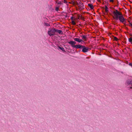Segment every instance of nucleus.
<instances>
[{"instance_id":"6ab92c4d","label":"nucleus","mask_w":132,"mask_h":132,"mask_svg":"<svg viewBox=\"0 0 132 132\" xmlns=\"http://www.w3.org/2000/svg\"><path fill=\"white\" fill-rule=\"evenodd\" d=\"M72 3L73 5H74L75 4L76 2H74L72 1Z\"/></svg>"},{"instance_id":"0eeeda50","label":"nucleus","mask_w":132,"mask_h":132,"mask_svg":"<svg viewBox=\"0 0 132 132\" xmlns=\"http://www.w3.org/2000/svg\"><path fill=\"white\" fill-rule=\"evenodd\" d=\"M81 36L82 37V39L86 41V40L87 38L86 36L82 35Z\"/></svg>"},{"instance_id":"a211bd4d","label":"nucleus","mask_w":132,"mask_h":132,"mask_svg":"<svg viewBox=\"0 0 132 132\" xmlns=\"http://www.w3.org/2000/svg\"><path fill=\"white\" fill-rule=\"evenodd\" d=\"M64 3H67V2L66 0H64Z\"/></svg>"},{"instance_id":"6e6552de","label":"nucleus","mask_w":132,"mask_h":132,"mask_svg":"<svg viewBox=\"0 0 132 132\" xmlns=\"http://www.w3.org/2000/svg\"><path fill=\"white\" fill-rule=\"evenodd\" d=\"M88 6L91 8V9H94V7L93 5L91 4H88Z\"/></svg>"},{"instance_id":"9d476101","label":"nucleus","mask_w":132,"mask_h":132,"mask_svg":"<svg viewBox=\"0 0 132 132\" xmlns=\"http://www.w3.org/2000/svg\"><path fill=\"white\" fill-rule=\"evenodd\" d=\"M62 32L61 30H59L56 29V32H58L59 34H61Z\"/></svg>"},{"instance_id":"20e7f679","label":"nucleus","mask_w":132,"mask_h":132,"mask_svg":"<svg viewBox=\"0 0 132 132\" xmlns=\"http://www.w3.org/2000/svg\"><path fill=\"white\" fill-rule=\"evenodd\" d=\"M82 48V52L84 53L87 52L88 51L89 48L86 47L85 46H83Z\"/></svg>"},{"instance_id":"412c9836","label":"nucleus","mask_w":132,"mask_h":132,"mask_svg":"<svg viewBox=\"0 0 132 132\" xmlns=\"http://www.w3.org/2000/svg\"><path fill=\"white\" fill-rule=\"evenodd\" d=\"M76 42H75V41H73V44H74V45H75V44H76Z\"/></svg>"},{"instance_id":"b1692460","label":"nucleus","mask_w":132,"mask_h":132,"mask_svg":"<svg viewBox=\"0 0 132 132\" xmlns=\"http://www.w3.org/2000/svg\"><path fill=\"white\" fill-rule=\"evenodd\" d=\"M73 17L72 16L71 18V19L72 20V21L73 20Z\"/></svg>"},{"instance_id":"1a4fd4ad","label":"nucleus","mask_w":132,"mask_h":132,"mask_svg":"<svg viewBox=\"0 0 132 132\" xmlns=\"http://www.w3.org/2000/svg\"><path fill=\"white\" fill-rule=\"evenodd\" d=\"M68 43L69 44L71 45L72 47V46L74 45L73 44V41H71L70 42H68Z\"/></svg>"},{"instance_id":"f8f14e48","label":"nucleus","mask_w":132,"mask_h":132,"mask_svg":"<svg viewBox=\"0 0 132 132\" xmlns=\"http://www.w3.org/2000/svg\"><path fill=\"white\" fill-rule=\"evenodd\" d=\"M105 11L107 13L108 11V8L106 6H105Z\"/></svg>"},{"instance_id":"9b49d317","label":"nucleus","mask_w":132,"mask_h":132,"mask_svg":"<svg viewBox=\"0 0 132 132\" xmlns=\"http://www.w3.org/2000/svg\"><path fill=\"white\" fill-rule=\"evenodd\" d=\"M127 84L128 85L132 84V81L130 80H128Z\"/></svg>"},{"instance_id":"393cba45","label":"nucleus","mask_w":132,"mask_h":132,"mask_svg":"<svg viewBox=\"0 0 132 132\" xmlns=\"http://www.w3.org/2000/svg\"><path fill=\"white\" fill-rule=\"evenodd\" d=\"M129 65L131 66H132V64L131 63H130L129 64Z\"/></svg>"},{"instance_id":"ddd939ff","label":"nucleus","mask_w":132,"mask_h":132,"mask_svg":"<svg viewBox=\"0 0 132 132\" xmlns=\"http://www.w3.org/2000/svg\"><path fill=\"white\" fill-rule=\"evenodd\" d=\"M58 47L61 50H62L63 51H64V48L63 47H61L60 46H59Z\"/></svg>"},{"instance_id":"4468645a","label":"nucleus","mask_w":132,"mask_h":132,"mask_svg":"<svg viewBox=\"0 0 132 132\" xmlns=\"http://www.w3.org/2000/svg\"><path fill=\"white\" fill-rule=\"evenodd\" d=\"M129 41L130 43L132 42V37H130L129 39Z\"/></svg>"},{"instance_id":"5701e85b","label":"nucleus","mask_w":132,"mask_h":132,"mask_svg":"<svg viewBox=\"0 0 132 132\" xmlns=\"http://www.w3.org/2000/svg\"><path fill=\"white\" fill-rule=\"evenodd\" d=\"M110 2H113V0H110Z\"/></svg>"},{"instance_id":"dca6fc26","label":"nucleus","mask_w":132,"mask_h":132,"mask_svg":"<svg viewBox=\"0 0 132 132\" xmlns=\"http://www.w3.org/2000/svg\"><path fill=\"white\" fill-rule=\"evenodd\" d=\"M114 39L116 41H117L118 40L117 38L115 37H114Z\"/></svg>"},{"instance_id":"f3484780","label":"nucleus","mask_w":132,"mask_h":132,"mask_svg":"<svg viewBox=\"0 0 132 132\" xmlns=\"http://www.w3.org/2000/svg\"><path fill=\"white\" fill-rule=\"evenodd\" d=\"M59 8L58 7H56L55 9V10L57 11H58L59 10Z\"/></svg>"},{"instance_id":"f03ea898","label":"nucleus","mask_w":132,"mask_h":132,"mask_svg":"<svg viewBox=\"0 0 132 132\" xmlns=\"http://www.w3.org/2000/svg\"><path fill=\"white\" fill-rule=\"evenodd\" d=\"M56 32L55 29H49L48 31V34L50 36H53L55 35Z\"/></svg>"},{"instance_id":"cd10ccee","label":"nucleus","mask_w":132,"mask_h":132,"mask_svg":"<svg viewBox=\"0 0 132 132\" xmlns=\"http://www.w3.org/2000/svg\"><path fill=\"white\" fill-rule=\"evenodd\" d=\"M100 1V0H97L98 1Z\"/></svg>"},{"instance_id":"f257e3e1","label":"nucleus","mask_w":132,"mask_h":132,"mask_svg":"<svg viewBox=\"0 0 132 132\" xmlns=\"http://www.w3.org/2000/svg\"><path fill=\"white\" fill-rule=\"evenodd\" d=\"M113 13L114 15V19L116 20L119 19L120 21L123 23H126V19H125L121 13L120 12L117 10H116L115 11H114Z\"/></svg>"},{"instance_id":"423d86ee","label":"nucleus","mask_w":132,"mask_h":132,"mask_svg":"<svg viewBox=\"0 0 132 132\" xmlns=\"http://www.w3.org/2000/svg\"><path fill=\"white\" fill-rule=\"evenodd\" d=\"M74 40L76 41L78 43H80L83 42V40L82 39H80L79 38H74Z\"/></svg>"},{"instance_id":"bb28decb","label":"nucleus","mask_w":132,"mask_h":132,"mask_svg":"<svg viewBox=\"0 0 132 132\" xmlns=\"http://www.w3.org/2000/svg\"><path fill=\"white\" fill-rule=\"evenodd\" d=\"M46 25L47 26H50L48 24H46Z\"/></svg>"},{"instance_id":"39448f33","label":"nucleus","mask_w":132,"mask_h":132,"mask_svg":"<svg viewBox=\"0 0 132 132\" xmlns=\"http://www.w3.org/2000/svg\"><path fill=\"white\" fill-rule=\"evenodd\" d=\"M83 46L80 45H76L72 46L73 47H75L77 49V48H82Z\"/></svg>"},{"instance_id":"a878e982","label":"nucleus","mask_w":132,"mask_h":132,"mask_svg":"<svg viewBox=\"0 0 132 132\" xmlns=\"http://www.w3.org/2000/svg\"><path fill=\"white\" fill-rule=\"evenodd\" d=\"M130 26H131L132 27V24L131 23H130Z\"/></svg>"},{"instance_id":"aec40b11","label":"nucleus","mask_w":132,"mask_h":132,"mask_svg":"<svg viewBox=\"0 0 132 132\" xmlns=\"http://www.w3.org/2000/svg\"><path fill=\"white\" fill-rule=\"evenodd\" d=\"M77 16L78 17V18H76V19H79V15H78Z\"/></svg>"},{"instance_id":"2eb2a0df","label":"nucleus","mask_w":132,"mask_h":132,"mask_svg":"<svg viewBox=\"0 0 132 132\" xmlns=\"http://www.w3.org/2000/svg\"><path fill=\"white\" fill-rule=\"evenodd\" d=\"M72 23L73 25H75L76 24L75 22L73 20L72 21Z\"/></svg>"},{"instance_id":"7ed1b4c3","label":"nucleus","mask_w":132,"mask_h":132,"mask_svg":"<svg viewBox=\"0 0 132 132\" xmlns=\"http://www.w3.org/2000/svg\"><path fill=\"white\" fill-rule=\"evenodd\" d=\"M78 6L79 7L80 10H82L84 9V5L81 1H80L78 4Z\"/></svg>"},{"instance_id":"4be33fe9","label":"nucleus","mask_w":132,"mask_h":132,"mask_svg":"<svg viewBox=\"0 0 132 132\" xmlns=\"http://www.w3.org/2000/svg\"><path fill=\"white\" fill-rule=\"evenodd\" d=\"M75 4L78 6V4H79V3H78V2H76Z\"/></svg>"}]
</instances>
